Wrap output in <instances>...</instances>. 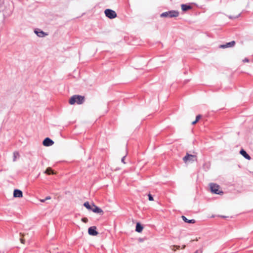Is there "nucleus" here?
I'll return each mask as SVG.
<instances>
[{
	"label": "nucleus",
	"instance_id": "14",
	"mask_svg": "<svg viewBox=\"0 0 253 253\" xmlns=\"http://www.w3.org/2000/svg\"><path fill=\"white\" fill-rule=\"evenodd\" d=\"M182 219L184 221V222L188 223H195V220L194 219H188L185 216L182 215Z\"/></svg>",
	"mask_w": 253,
	"mask_h": 253
},
{
	"label": "nucleus",
	"instance_id": "13",
	"mask_svg": "<svg viewBox=\"0 0 253 253\" xmlns=\"http://www.w3.org/2000/svg\"><path fill=\"white\" fill-rule=\"evenodd\" d=\"M143 228V226L139 223H137L135 229L136 231L140 233L142 232Z\"/></svg>",
	"mask_w": 253,
	"mask_h": 253
},
{
	"label": "nucleus",
	"instance_id": "26",
	"mask_svg": "<svg viewBox=\"0 0 253 253\" xmlns=\"http://www.w3.org/2000/svg\"><path fill=\"white\" fill-rule=\"evenodd\" d=\"M45 199L46 200L51 199V197L50 196L46 197Z\"/></svg>",
	"mask_w": 253,
	"mask_h": 253
},
{
	"label": "nucleus",
	"instance_id": "34",
	"mask_svg": "<svg viewBox=\"0 0 253 253\" xmlns=\"http://www.w3.org/2000/svg\"><path fill=\"white\" fill-rule=\"evenodd\" d=\"M195 121L196 122V123H197V122H198V121H197V120H195Z\"/></svg>",
	"mask_w": 253,
	"mask_h": 253
},
{
	"label": "nucleus",
	"instance_id": "25",
	"mask_svg": "<svg viewBox=\"0 0 253 253\" xmlns=\"http://www.w3.org/2000/svg\"><path fill=\"white\" fill-rule=\"evenodd\" d=\"M173 248H176V249H179L180 247L179 246H173Z\"/></svg>",
	"mask_w": 253,
	"mask_h": 253
},
{
	"label": "nucleus",
	"instance_id": "10",
	"mask_svg": "<svg viewBox=\"0 0 253 253\" xmlns=\"http://www.w3.org/2000/svg\"><path fill=\"white\" fill-rule=\"evenodd\" d=\"M13 197L15 198H22L23 197L22 191L18 189H15L13 192Z\"/></svg>",
	"mask_w": 253,
	"mask_h": 253
},
{
	"label": "nucleus",
	"instance_id": "20",
	"mask_svg": "<svg viewBox=\"0 0 253 253\" xmlns=\"http://www.w3.org/2000/svg\"><path fill=\"white\" fill-rule=\"evenodd\" d=\"M148 197H149V200H150V201L154 200L151 194L148 195Z\"/></svg>",
	"mask_w": 253,
	"mask_h": 253
},
{
	"label": "nucleus",
	"instance_id": "31",
	"mask_svg": "<svg viewBox=\"0 0 253 253\" xmlns=\"http://www.w3.org/2000/svg\"><path fill=\"white\" fill-rule=\"evenodd\" d=\"M185 245H184L183 246H182V249H184V248H185Z\"/></svg>",
	"mask_w": 253,
	"mask_h": 253
},
{
	"label": "nucleus",
	"instance_id": "12",
	"mask_svg": "<svg viewBox=\"0 0 253 253\" xmlns=\"http://www.w3.org/2000/svg\"><path fill=\"white\" fill-rule=\"evenodd\" d=\"M181 6V9L183 11H186L192 8V7L190 5H188L184 4H182Z\"/></svg>",
	"mask_w": 253,
	"mask_h": 253
},
{
	"label": "nucleus",
	"instance_id": "29",
	"mask_svg": "<svg viewBox=\"0 0 253 253\" xmlns=\"http://www.w3.org/2000/svg\"><path fill=\"white\" fill-rule=\"evenodd\" d=\"M196 123H196V122L194 121V122H193L192 123V124L193 125H195Z\"/></svg>",
	"mask_w": 253,
	"mask_h": 253
},
{
	"label": "nucleus",
	"instance_id": "9",
	"mask_svg": "<svg viewBox=\"0 0 253 253\" xmlns=\"http://www.w3.org/2000/svg\"><path fill=\"white\" fill-rule=\"evenodd\" d=\"M54 142L49 138H46L42 142V144L45 146H50L53 144Z\"/></svg>",
	"mask_w": 253,
	"mask_h": 253
},
{
	"label": "nucleus",
	"instance_id": "7",
	"mask_svg": "<svg viewBox=\"0 0 253 253\" xmlns=\"http://www.w3.org/2000/svg\"><path fill=\"white\" fill-rule=\"evenodd\" d=\"M91 211L95 213H100V214H103V211L101 209L92 204V208Z\"/></svg>",
	"mask_w": 253,
	"mask_h": 253
},
{
	"label": "nucleus",
	"instance_id": "2",
	"mask_svg": "<svg viewBox=\"0 0 253 253\" xmlns=\"http://www.w3.org/2000/svg\"><path fill=\"white\" fill-rule=\"evenodd\" d=\"M179 15V12L176 10H170L161 14V17L173 18L177 17Z\"/></svg>",
	"mask_w": 253,
	"mask_h": 253
},
{
	"label": "nucleus",
	"instance_id": "23",
	"mask_svg": "<svg viewBox=\"0 0 253 253\" xmlns=\"http://www.w3.org/2000/svg\"><path fill=\"white\" fill-rule=\"evenodd\" d=\"M20 242L22 244H25V240L23 238L20 239Z\"/></svg>",
	"mask_w": 253,
	"mask_h": 253
},
{
	"label": "nucleus",
	"instance_id": "15",
	"mask_svg": "<svg viewBox=\"0 0 253 253\" xmlns=\"http://www.w3.org/2000/svg\"><path fill=\"white\" fill-rule=\"evenodd\" d=\"M84 206L88 210H91L92 208V205L91 206L88 202H86L84 204Z\"/></svg>",
	"mask_w": 253,
	"mask_h": 253
},
{
	"label": "nucleus",
	"instance_id": "28",
	"mask_svg": "<svg viewBox=\"0 0 253 253\" xmlns=\"http://www.w3.org/2000/svg\"><path fill=\"white\" fill-rule=\"evenodd\" d=\"M244 62H249V59H247V58H245L244 60H243Z\"/></svg>",
	"mask_w": 253,
	"mask_h": 253
},
{
	"label": "nucleus",
	"instance_id": "21",
	"mask_svg": "<svg viewBox=\"0 0 253 253\" xmlns=\"http://www.w3.org/2000/svg\"><path fill=\"white\" fill-rule=\"evenodd\" d=\"M201 118V115H198L196 116V120H197V121H199Z\"/></svg>",
	"mask_w": 253,
	"mask_h": 253
},
{
	"label": "nucleus",
	"instance_id": "11",
	"mask_svg": "<svg viewBox=\"0 0 253 253\" xmlns=\"http://www.w3.org/2000/svg\"><path fill=\"white\" fill-rule=\"evenodd\" d=\"M240 153L246 159L248 160L251 159V157L247 153V152L244 149H241L240 151Z\"/></svg>",
	"mask_w": 253,
	"mask_h": 253
},
{
	"label": "nucleus",
	"instance_id": "1",
	"mask_svg": "<svg viewBox=\"0 0 253 253\" xmlns=\"http://www.w3.org/2000/svg\"><path fill=\"white\" fill-rule=\"evenodd\" d=\"M84 101V97L79 95H74L69 100V103L73 105L75 103L82 104Z\"/></svg>",
	"mask_w": 253,
	"mask_h": 253
},
{
	"label": "nucleus",
	"instance_id": "8",
	"mask_svg": "<svg viewBox=\"0 0 253 253\" xmlns=\"http://www.w3.org/2000/svg\"><path fill=\"white\" fill-rule=\"evenodd\" d=\"M235 42L233 41H231L229 42H228L225 44H221V45H219V47L220 48H227V47H233L235 45Z\"/></svg>",
	"mask_w": 253,
	"mask_h": 253
},
{
	"label": "nucleus",
	"instance_id": "4",
	"mask_svg": "<svg viewBox=\"0 0 253 253\" xmlns=\"http://www.w3.org/2000/svg\"><path fill=\"white\" fill-rule=\"evenodd\" d=\"M210 188L212 193L217 194H221L223 193L222 191L219 190V186L216 184L211 183L210 184Z\"/></svg>",
	"mask_w": 253,
	"mask_h": 253
},
{
	"label": "nucleus",
	"instance_id": "22",
	"mask_svg": "<svg viewBox=\"0 0 253 253\" xmlns=\"http://www.w3.org/2000/svg\"><path fill=\"white\" fill-rule=\"evenodd\" d=\"M125 157H126V156H124V157L122 158V160H121L122 162V163H123L124 164H125V163H126L125 162Z\"/></svg>",
	"mask_w": 253,
	"mask_h": 253
},
{
	"label": "nucleus",
	"instance_id": "33",
	"mask_svg": "<svg viewBox=\"0 0 253 253\" xmlns=\"http://www.w3.org/2000/svg\"><path fill=\"white\" fill-rule=\"evenodd\" d=\"M221 217H222V218H225V216H221Z\"/></svg>",
	"mask_w": 253,
	"mask_h": 253
},
{
	"label": "nucleus",
	"instance_id": "19",
	"mask_svg": "<svg viewBox=\"0 0 253 253\" xmlns=\"http://www.w3.org/2000/svg\"><path fill=\"white\" fill-rule=\"evenodd\" d=\"M82 221L84 223H86L88 221V219L86 217L82 218Z\"/></svg>",
	"mask_w": 253,
	"mask_h": 253
},
{
	"label": "nucleus",
	"instance_id": "3",
	"mask_svg": "<svg viewBox=\"0 0 253 253\" xmlns=\"http://www.w3.org/2000/svg\"><path fill=\"white\" fill-rule=\"evenodd\" d=\"M183 160L185 163H187L189 162H193L197 161V158L196 155H191L186 153V156L183 158Z\"/></svg>",
	"mask_w": 253,
	"mask_h": 253
},
{
	"label": "nucleus",
	"instance_id": "32",
	"mask_svg": "<svg viewBox=\"0 0 253 253\" xmlns=\"http://www.w3.org/2000/svg\"><path fill=\"white\" fill-rule=\"evenodd\" d=\"M20 235H21V236H24V234H22V233H20Z\"/></svg>",
	"mask_w": 253,
	"mask_h": 253
},
{
	"label": "nucleus",
	"instance_id": "5",
	"mask_svg": "<svg viewBox=\"0 0 253 253\" xmlns=\"http://www.w3.org/2000/svg\"><path fill=\"white\" fill-rule=\"evenodd\" d=\"M104 13L106 16L110 19H113L117 17V13L116 12L110 9H106Z\"/></svg>",
	"mask_w": 253,
	"mask_h": 253
},
{
	"label": "nucleus",
	"instance_id": "6",
	"mask_svg": "<svg viewBox=\"0 0 253 253\" xmlns=\"http://www.w3.org/2000/svg\"><path fill=\"white\" fill-rule=\"evenodd\" d=\"M88 233L91 236H96L98 234V232L96 231V227L94 226L88 228Z\"/></svg>",
	"mask_w": 253,
	"mask_h": 253
},
{
	"label": "nucleus",
	"instance_id": "17",
	"mask_svg": "<svg viewBox=\"0 0 253 253\" xmlns=\"http://www.w3.org/2000/svg\"><path fill=\"white\" fill-rule=\"evenodd\" d=\"M19 157V154L17 152H14L13 153V161H15L17 158Z\"/></svg>",
	"mask_w": 253,
	"mask_h": 253
},
{
	"label": "nucleus",
	"instance_id": "27",
	"mask_svg": "<svg viewBox=\"0 0 253 253\" xmlns=\"http://www.w3.org/2000/svg\"><path fill=\"white\" fill-rule=\"evenodd\" d=\"M40 201L41 202L43 203V202H45L46 200H45V199H40Z\"/></svg>",
	"mask_w": 253,
	"mask_h": 253
},
{
	"label": "nucleus",
	"instance_id": "16",
	"mask_svg": "<svg viewBox=\"0 0 253 253\" xmlns=\"http://www.w3.org/2000/svg\"><path fill=\"white\" fill-rule=\"evenodd\" d=\"M35 32L37 35V36H38L40 37H43L45 36L44 33L42 31H41L40 32L35 31Z\"/></svg>",
	"mask_w": 253,
	"mask_h": 253
},
{
	"label": "nucleus",
	"instance_id": "24",
	"mask_svg": "<svg viewBox=\"0 0 253 253\" xmlns=\"http://www.w3.org/2000/svg\"><path fill=\"white\" fill-rule=\"evenodd\" d=\"M202 253V251L200 250H197L194 253Z\"/></svg>",
	"mask_w": 253,
	"mask_h": 253
},
{
	"label": "nucleus",
	"instance_id": "30",
	"mask_svg": "<svg viewBox=\"0 0 253 253\" xmlns=\"http://www.w3.org/2000/svg\"><path fill=\"white\" fill-rule=\"evenodd\" d=\"M171 249L173 251H175V249L174 248H173L172 247H171Z\"/></svg>",
	"mask_w": 253,
	"mask_h": 253
},
{
	"label": "nucleus",
	"instance_id": "18",
	"mask_svg": "<svg viewBox=\"0 0 253 253\" xmlns=\"http://www.w3.org/2000/svg\"><path fill=\"white\" fill-rule=\"evenodd\" d=\"M45 173L48 174H50L51 173L54 174V173L53 172L52 169L50 168H48L45 171Z\"/></svg>",
	"mask_w": 253,
	"mask_h": 253
}]
</instances>
